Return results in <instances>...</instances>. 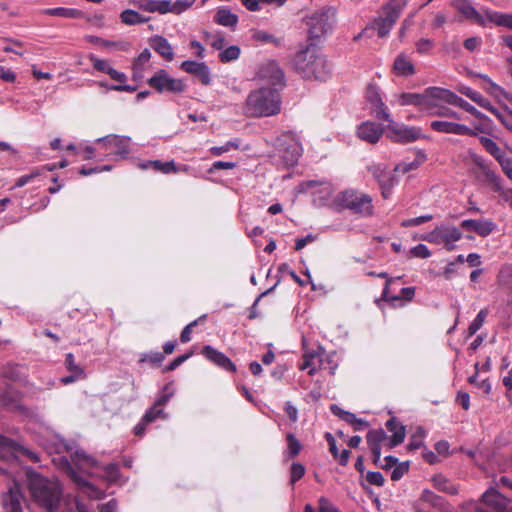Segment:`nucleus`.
<instances>
[{
    "label": "nucleus",
    "instance_id": "nucleus-1",
    "mask_svg": "<svg viewBox=\"0 0 512 512\" xmlns=\"http://www.w3.org/2000/svg\"><path fill=\"white\" fill-rule=\"evenodd\" d=\"M71 462V464H68L67 472L77 483L80 491L91 499H101L104 493L85 480L79 473L103 477L109 482H116L119 478V469L116 464L110 463L105 466H99L98 462L88 456L83 450L75 449L72 451Z\"/></svg>",
    "mask_w": 512,
    "mask_h": 512
},
{
    "label": "nucleus",
    "instance_id": "nucleus-2",
    "mask_svg": "<svg viewBox=\"0 0 512 512\" xmlns=\"http://www.w3.org/2000/svg\"><path fill=\"white\" fill-rule=\"evenodd\" d=\"M295 69L304 78L325 81L330 77L332 66L326 56L319 53L313 44L298 51L293 59Z\"/></svg>",
    "mask_w": 512,
    "mask_h": 512
},
{
    "label": "nucleus",
    "instance_id": "nucleus-3",
    "mask_svg": "<svg viewBox=\"0 0 512 512\" xmlns=\"http://www.w3.org/2000/svg\"><path fill=\"white\" fill-rule=\"evenodd\" d=\"M28 490L33 501L47 512H55L62 495L58 481L47 479L37 473H28Z\"/></svg>",
    "mask_w": 512,
    "mask_h": 512
},
{
    "label": "nucleus",
    "instance_id": "nucleus-4",
    "mask_svg": "<svg viewBox=\"0 0 512 512\" xmlns=\"http://www.w3.org/2000/svg\"><path fill=\"white\" fill-rule=\"evenodd\" d=\"M403 105L414 103L419 106L422 110L426 111L430 115L441 116V117H454L459 118V116L447 105L459 106L466 110L467 112L475 115L479 118L482 115L476 110L474 106L469 104L467 101L462 98H403Z\"/></svg>",
    "mask_w": 512,
    "mask_h": 512
},
{
    "label": "nucleus",
    "instance_id": "nucleus-5",
    "mask_svg": "<svg viewBox=\"0 0 512 512\" xmlns=\"http://www.w3.org/2000/svg\"><path fill=\"white\" fill-rule=\"evenodd\" d=\"M371 105V113L378 119L388 121L387 136L400 143L413 142L421 138V131L418 128L408 127L404 124L394 122L390 119L387 107L381 101V98H369Z\"/></svg>",
    "mask_w": 512,
    "mask_h": 512
},
{
    "label": "nucleus",
    "instance_id": "nucleus-6",
    "mask_svg": "<svg viewBox=\"0 0 512 512\" xmlns=\"http://www.w3.org/2000/svg\"><path fill=\"white\" fill-rule=\"evenodd\" d=\"M336 210H349L360 217L374 214L372 197L359 190L346 189L336 194Z\"/></svg>",
    "mask_w": 512,
    "mask_h": 512
},
{
    "label": "nucleus",
    "instance_id": "nucleus-7",
    "mask_svg": "<svg viewBox=\"0 0 512 512\" xmlns=\"http://www.w3.org/2000/svg\"><path fill=\"white\" fill-rule=\"evenodd\" d=\"M260 96H274L286 86L284 72L275 61L263 64L257 73Z\"/></svg>",
    "mask_w": 512,
    "mask_h": 512
},
{
    "label": "nucleus",
    "instance_id": "nucleus-8",
    "mask_svg": "<svg viewBox=\"0 0 512 512\" xmlns=\"http://www.w3.org/2000/svg\"><path fill=\"white\" fill-rule=\"evenodd\" d=\"M297 191L310 193L317 207H331L336 210V186L327 180H309L301 182Z\"/></svg>",
    "mask_w": 512,
    "mask_h": 512
},
{
    "label": "nucleus",
    "instance_id": "nucleus-9",
    "mask_svg": "<svg viewBox=\"0 0 512 512\" xmlns=\"http://www.w3.org/2000/svg\"><path fill=\"white\" fill-rule=\"evenodd\" d=\"M462 232L454 225L443 223L437 225L432 231L424 233L420 239L430 244L441 245L447 251L456 249V243L461 240Z\"/></svg>",
    "mask_w": 512,
    "mask_h": 512
},
{
    "label": "nucleus",
    "instance_id": "nucleus-10",
    "mask_svg": "<svg viewBox=\"0 0 512 512\" xmlns=\"http://www.w3.org/2000/svg\"><path fill=\"white\" fill-rule=\"evenodd\" d=\"M19 456H25L33 462L39 461V456L35 452L0 434V457L3 459V462L0 464V472L3 474L8 473L9 464Z\"/></svg>",
    "mask_w": 512,
    "mask_h": 512
},
{
    "label": "nucleus",
    "instance_id": "nucleus-11",
    "mask_svg": "<svg viewBox=\"0 0 512 512\" xmlns=\"http://www.w3.org/2000/svg\"><path fill=\"white\" fill-rule=\"evenodd\" d=\"M335 12L330 7H324L306 19L308 34L311 39H320L332 30Z\"/></svg>",
    "mask_w": 512,
    "mask_h": 512
},
{
    "label": "nucleus",
    "instance_id": "nucleus-12",
    "mask_svg": "<svg viewBox=\"0 0 512 512\" xmlns=\"http://www.w3.org/2000/svg\"><path fill=\"white\" fill-rule=\"evenodd\" d=\"M404 6L405 2L403 0H392L383 8L381 15L372 24V28L377 31L378 37L384 38L389 34L400 17Z\"/></svg>",
    "mask_w": 512,
    "mask_h": 512
},
{
    "label": "nucleus",
    "instance_id": "nucleus-13",
    "mask_svg": "<svg viewBox=\"0 0 512 512\" xmlns=\"http://www.w3.org/2000/svg\"><path fill=\"white\" fill-rule=\"evenodd\" d=\"M471 159L472 163L480 171L479 177L488 184H490L494 191L500 193L503 199L512 208V189H503L500 176L497 175L496 172L490 168L489 164L483 157L477 154H472Z\"/></svg>",
    "mask_w": 512,
    "mask_h": 512
},
{
    "label": "nucleus",
    "instance_id": "nucleus-14",
    "mask_svg": "<svg viewBox=\"0 0 512 512\" xmlns=\"http://www.w3.org/2000/svg\"><path fill=\"white\" fill-rule=\"evenodd\" d=\"M282 153L283 161L288 166L295 165L302 155L303 148L298 136L293 132H285L276 139Z\"/></svg>",
    "mask_w": 512,
    "mask_h": 512
},
{
    "label": "nucleus",
    "instance_id": "nucleus-15",
    "mask_svg": "<svg viewBox=\"0 0 512 512\" xmlns=\"http://www.w3.org/2000/svg\"><path fill=\"white\" fill-rule=\"evenodd\" d=\"M245 109L250 116H272L280 112V98H247Z\"/></svg>",
    "mask_w": 512,
    "mask_h": 512
},
{
    "label": "nucleus",
    "instance_id": "nucleus-16",
    "mask_svg": "<svg viewBox=\"0 0 512 512\" xmlns=\"http://www.w3.org/2000/svg\"><path fill=\"white\" fill-rule=\"evenodd\" d=\"M150 87L158 93H180L184 90V83L180 79L173 78L164 70H158L149 80Z\"/></svg>",
    "mask_w": 512,
    "mask_h": 512
},
{
    "label": "nucleus",
    "instance_id": "nucleus-17",
    "mask_svg": "<svg viewBox=\"0 0 512 512\" xmlns=\"http://www.w3.org/2000/svg\"><path fill=\"white\" fill-rule=\"evenodd\" d=\"M131 138L128 136L108 135L95 140L101 148L111 150L112 154L120 159L127 158L130 149L129 143Z\"/></svg>",
    "mask_w": 512,
    "mask_h": 512
},
{
    "label": "nucleus",
    "instance_id": "nucleus-18",
    "mask_svg": "<svg viewBox=\"0 0 512 512\" xmlns=\"http://www.w3.org/2000/svg\"><path fill=\"white\" fill-rule=\"evenodd\" d=\"M453 6L467 20H471L482 27L489 26L487 15L491 11L490 9L481 8L477 10L469 0H454Z\"/></svg>",
    "mask_w": 512,
    "mask_h": 512
},
{
    "label": "nucleus",
    "instance_id": "nucleus-19",
    "mask_svg": "<svg viewBox=\"0 0 512 512\" xmlns=\"http://www.w3.org/2000/svg\"><path fill=\"white\" fill-rule=\"evenodd\" d=\"M4 512H23L24 495L17 484H13L0 495Z\"/></svg>",
    "mask_w": 512,
    "mask_h": 512
},
{
    "label": "nucleus",
    "instance_id": "nucleus-20",
    "mask_svg": "<svg viewBox=\"0 0 512 512\" xmlns=\"http://www.w3.org/2000/svg\"><path fill=\"white\" fill-rule=\"evenodd\" d=\"M324 367L323 349L305 350L302 355V361L299 364L300 370H307L309 375H314L319 369Z\"/></svg>",
    "mask_w": 512,
    "mask_h": 512
},
{
    "label": "nucleus",
    "instance_id": "nucleus-21",
    "mask_svg": "<svg viewBox=\"0 0 512 512\" xmlns=\"http://www.w3.org/2000/svg\"><path fill=\"white\" fill-rule=\"evenodd\" d=\"M383 132L384 129L380 125L372 121H365L358 125L356 135L362 141L376 144L382 137Z\"/></svg>",
    "mask_w": 512,
    "mask_h": 512
},
{
    "label": "nucleus",
    "instance_id": "nucleus-22",
    "mask_svg": "<svg viewBox=\"0 0 512 512\" xmlns=\"http://www.w3.org/2000/svg\"><path fill=\"white\" fill-rule=\"evenodd\" d=\"M461 227L481 237H487L496 230L497 225L489 219H466L461 222Z\"/></svg>",
    "mask_w": 512,
    "mask_h": 512
},
{
    "label": "nucleus",
    "instance_id": "nucleus-23",
    "mask_svg": "<svg viewBox=\"0 0 512 512\" xmlns=\"http://www.w3.org/2000/svg\"><path fill=\"white\" fill-rule=\"evenodd\" d=\"M511 500L504 497L494 488L488 489L482 496V503L489 509L491 512H503Z\"/></svg>",
    "mask_w": 512,
    "mask_h": 512
},
{
    "label": "nucleus",
    "instance_id": "nucleus-24",
    "mask_svg": "<svg viewBox=\"0 0 512 512\" xmlns=\"http://www.w3.org/2000/svg\"><path fill=\"white\" fill-rule=\"evenodd\" d=\"M430 127L437 132L455 135H473V130L463 124L449 121H432Z\"/></svg>",
    "mask_w": 512,
    "mask_h": 512
},
{
    "label": "nucleus",
    "instance_id": "nucleus-25",
    "mask_svg": "<svg viewBox=\"0 0 512 512\" xmlns=\"http://www.w3.org/2000/svg\"><path fill=\"white\" fill-rule=\"evenodd\" d=\"M202 354L211 362H213L215 365L219 366L220 368L234 372L236 371V366L233 364V362L222 352L216 350L210 345H206L202 349Z\"/></svg>",
    "mask_w": 512,
    "mask_h": 512
},
{
    "label": "nucleus",
    "instance_id": "nucleus-26",
    "mask_svg": "<svg viewBox=\"0 0 512 512\" xmlns=\"http://www.w3.org/2000/svg\"><path fill=\"white\" fill-rule=\"evenodd\" d=\"M181 69L197 77L204 85H208L210 83V71L208 66L203 62L186 60L182 62Z\"/></svg>",
    "mask_w": 512,
    "mask_h": 512
},
{
    "label": "nucleus",
    "instance_id": "nucleus-27",
    "mask_svg": "<svg viewBox=\"0 0 512 512\" xmlns=\"http://www.w3.org/2000/svg\"><path fill=\"white\" fill-rule=\"evenodd\" d=\"M366 438L373 455V461L378 464L381 458V444L386 439V434L382 429L371 430Z\"/></svg>",
    "mask_w": 512,
    "mask_h": 512
},
{
    "label": "nucleus",
    "instance_id": "nucleus-28",
    "mask_svg": "<svg viewBox=\"0 0 512 512\" xmlns=\"http://www.w3.org/2000/svg\"><path fill=\"white\" fill-rule=\"evenodd\" d=\"M393 280H394L393 278H388L386 281V285L383 290L384 299H386L393 305H397L398 303H400V305H403L402 301H407V302L411 301L415 295L414 287L403 288L399 295H395V296L389 295L390 285L393 282Z\"/></svg>",
    "mask_w": 512,
    "mask_h": 512
},
{
    "label": "nucleus",
    "instance_id": "nucleus-29",
    "mask_svg": "<svg viewBox=\"0 0 512 512\" xmlns=\"http://www.w3.org/2000/svg\"><path fill=\"white\" fill-rule=\"evenodd\" d=\"M395 171H387L377 168L374 172L377 177L378 183L382 190V195L384 198H388L391 195V189L397 183V179L395 177Z\"/></svg>",
    "mask_w": 512,
    "mask_h": 512
},
{
    "label": "nucleus",
    "instance_id": "nucleus-30",
    "mask_svg": "<svg viewBox=\"0 0 512 512\" xmlns=\"http://www.w3.org/2000/svg\"><path fill=\"white\" fill-rule=\"evenodd\" d=\"M151 48L161 55L166 61H172L174 52L171 44L166 38L160 35H155L149 39Z\"/></svg>",
    "mask_w": 512,
    "mask_h": 512
},
{
    "label": "nucleus",
    "instance_id": "nucleus-31",
    "mask_svg": "<svg viewBox=\"0 0 512 512\" xmlns=\"http://www.w3.org/2000/svg\"><path fill=\"white\" fill-rule=\"evenodd\" d=\"M421 500L442 512H455L454 507L445 501L443 497L434 494L430 490H424L422 492Z\"/></svg>",
    "mask_w": 512,
    "mask_h": 512
},
{
    "label": "nucleus",
    "instance_id": "nucleus-32",
    "mask_svg": "<svg viewBox=\"0 0 512 512\" xmlns=\"http://www.w3.org/2000/svg\"><path fill=\"white\" fill-rule=\"evenodd\" d=\"M0 402L2 406L9 410L21 409L20 395L10 385H8L3 392L0 393Z\"/></svg>",
    "mask_w": 512,
    "mask_h": 512
},
{
    "label": "nucleus",
    "instance_id": "nucleus-33",
    "mask_svg": "<svg viewBox=\"0 0 512 512\" xmlns=\"http://www.w3.org/2000/svg\"><path fill=\"white\" fill-rule=\"evenodd\" d=\"M151 58V52L148 49H144L139 56L134 59L132 64L133 70V79L135 81H140L144 78V71L149 66Z\"/></svg>",
    "mask_w": 512,
    "mask_h": 512
},
{
    "label": "nucleus",
    "instance_id": "nucleus-34",
    "mask_svg": "<svg viewBox=\"0 0 512 512\" xmlns=\"http://www.w3.org/2000/svg\"><path fill=\"white\" fill-rule=\"evenodd\" d=\"M386 427L389 432L392 433V437L389 441V447L394 448L401 444L405 439V427L401 425L394 418L390 419L386 423Z\"/></svg>",
    "mask_w": 512,
    "mask_h": 512
},
{
    "label": "nucleus",
    "instance_id": "nucleus-35",
    "mask_svg": "<svg viewBox=\"0 0 512 512\" xmlns=\"http://www.w3.org/2000/svg\"><path fill=\"white\" fill-rule=\"evenodd\" d=\"M108 75L112 80L117 82V84L111 85L109 89L126 93H133L136 90V86L125 84L127 76L124 73L115 70L113 67L109 70Z\"/></svg>",
    "mask_w": 512,
    "mask_h": 512
},
{
    "label": "nucleus",
    "instance_id": "nucleus-36",
    "mask_svg": "<svg viewBox=\"0 0 512 512\" xmlns=\"http://www.w3.org/2000/svg\"><path fill=\"white\" fill-rule=\"evenodd\" d=\"M139 7L147 12L165 14L169 12V0H140Z\"/></svg>",
    "mask_w": 512,
    "mask_h": 512
},
{
    "label": "nucleus",
    "instance_id": "nucleus-37",
    "mask_svg": "<svg viewBox=\"0 0 512 512\" xmlns=\"http://www.w3.org/2000/svg\"><path fill=\"white\" fill-rule=\"evenodd\" d=\"M214 21L219 25L234 28L238 23V16L228 8H220L214 16Z\"/></svg>",
    "mask_w": 512,
    "mask_h": 512
},
{
    "label": "nucleus",
    "instance_id": "nucleus-38",
    "mask_svg": "<svg viewBox=\"0 0 512 512\" xmlns=\"http://www.w3.org/2000/svg\"><path fill=\"white\" fill-rule=\"evenodd\" d=\"M393 71L398 76H410L414 74V65L404 54H400L394 61Z\"/></svg>",
    "mask_w": 512,
    "mask_h": 512
},
{
    "label": "nucleus",
    "instance_id": "nucleus-39",
    "mask_svg": "<svg viewBox=\"0 0 512 512\" xmlns=\"http://www.w3.org/2000/svg\"><path fill=\"white\" fill-rule=\"evenodd\" d=\"M42 14L70 19H77L82 16L80 10L65 7L47 8L42 10Z\"/></svg>",
    "mask_w": 512,
    "mask_h": 512
},
{
    "label": "nucleus",
    "instance_id": "nucleus-40",
    "mask_svg": "<svg viewBox=\"0 0 512 512\" xmlns=\"http://www.w3.org/2000/svg\"><path fill=\"white\" fill-rule=\"evenodd\" d=\"M487 19L489 20V25L494 24L512 30V13L491 10L487 15Z\"/></svg>",
    "mask_w": 512,
    "mask_h": 512
},
{
    "label": "nucleus",
    "instance_id": "nucleus-41",
    "mask_svg": "<svg viewBox=\"0 0 512 512\" xmlns=\"http://www.w3.org/2000/svg\"><path fill=\"white\" fill-rule=\"evenodd\" d=\"M433 485L439 491L444 493H448L451 495H455L458 493V487L453 484L449 479H447L444 475L437 474L432 478Z\"/></svg>",
    "mask_w": 512,
    "mask_h": 512
},
{
    "label": "nucleus",
    "instance_id": "nucleus-42",
    "mask_svg": "<svg viewBox=\"0 0 512 512\" xmlns=\"http://www.w3.org/2000/svg\"><path fill=\"white\" fill-rule=\"evenodd\" d=\"M120 19L122 23L126 25H136L146 23L149 19L142 16L137 11L132 9H126L120 14Z\"/></svg>",
    "mask_w": 512,
    "mask_h": 512
},
{
    "label": "nucleus",
    "instance_id": "nucleus-43",
    "mask_svg": "<svg viewBox=\"0 0 512 512\" xmlns=\"http://www.w3.org/2000/svg\"><path fill=\"white\" fill-rule=\"evenodd\" d=\"M304 512H341L334 504L327 498L321 497L318 500V510H315L312 505L306 504Z\"/></svg>",
    "mask_w": 512,
    "mask_h": 512
},
{
    "label": "nucleus",
    "instance_id": "nucleus-44",
    "mask_svg": "<svg viewBox=\"0 0 512 512\" xmlns=\"http://www.w3.org/2000/svg\"><path fill=\"white\" fill-rule=\"evenodd\" d=\"M482 145L497 161L503 158L506 154L500 149L495 141L490 138L483 137L481 139Z\"/></svg>",
    "mask_w": 512,
    "mask_h": 512
},
{
    "label": "nucleus",
    "instance_id": "nucleus-45",
    "mask_svg": "<svg viewBox=\"0 0 512 512\" xmlns=\"http://www.w3.org/2000/svg\"><path fill=\"white\" fill-rule=\"evenodd\" d=\"M153 170L163 174L178 173V167L173 160L162 162L160 160H153Z\"/></svg>",
    "mask_w": 512,
    "mask_h": 512
},
{
    "label": "nucleus",
    "instance_id": "nucleus-46",
    "mask_svg": "<svg viewBox=\"0 0 512 512\" xmlns=\"http://www.w3.org/2000/svg\"><path fill=\"white\" fill-rule=\"evenodd\" d=\"M239 146H240V141L238 139H234V140L227 141L222 146L211 147L209 149V151L213 156H220V155L230 151L231 149H238Z\"/></svg>",
    "mask_w": 512,
    "mask_h": 512
},
{
    "label": "nucleus",
    "instance_id": "nucleus-47",
    "mask_svg": "<svg viewBox=\"0 0 512 512\" xmlns=\"http://www.w3.org/2000/svg\"><path fill=\"white\" fill-rule=\"evenodd\" d=\"M240 56V48L236 45L229 46L219 53V59L223 63L231 62Z\"/></svg>",
    "mask_w": 512,
    "mask_h": 512
},
{
    "label": "nucleus",
    "instance_id": "nucleus-48",
    "mask_svg": "<svg viewBox=\"0 0 512 512\" xmlns=\"http://www.w3.org/2000/svg\"><path fill=\"white\" fill-rule=\"evenodd\" d=\"M488 315V309H482L479 311L475 319L471 322L468 328V335L473 336L483 325Z\"/></svg>",
    "mask_w": 512,
    "mask_h": 512
},
{
    "label": "nucleus",
    "instance_id": "nucleus-49",
    "mask_svg": "<svg viewBox=\"0 0 512 512\" xmlns=\"http://www.w3.org/2000/svg\"><path fill=\"white\" fill-rule=\"evenodd\" d=\"M195 0H176L172 2L169 0V12L174 14H180L190 8Z\"/></svg>",
    "mask_w": 512,
    "mask_h": 512
},
{
    "label": "nucleus",
    "instance_id": "nucleus-50",
    "mask_svg": "<svg viewBox=\"0 0 512 512\" xmlns=\"http://www.w3.org/2000/svg\"><path fill=\"white\" fill-rule=\"evenodd\" d=\"M88 59L90 63L92 64L93 68L99 72H103L108 74L109 70H111V65L107 60L99 59L95 55L91 54L88 56Z\"/></svg>",
    "mask_w": 512,
    "mask_h": 512
},
{
    "label": "nucleus",
    "instance_id": "nucleus-51",
    "mask_svg": "<svg viewBox=\"0 0 512 512\" xmlns=\"http://www.w3.org/2000/svg\"><path fill=\"white\" fill-rule=\"evenodd\" d=\"M158 417L166 418V415L164 414L163 409H161L159 406H156L154 404L153 407H151L143 416L144 423H151L155 421Z\"/></svg>",
    "mask_w": 512,
    "mask_h": 512
},
{
    "label": "nucleus",
    "instance_id": "nucleus-52",
    "mask_svg": "<svg viewBox=\"0 0 512 512\" xmlns=\"http://www.w3.org/2000/svg\"><path fill=\"white\" fill-rule=\"evenodd\" d=\"M330 409L334 415L339 416L342 420L346 421L349 424L353 425L357 421V418L353 413L344 411L337 405H331Z\"/></svg>",
    "mask_w": 512,
    "mask_h": 512
},
{
    "label": "nucleus",
    "instance_id": "nucleus-53",
    "mask_svg": "<svg viewBox=\"0 0 512 512\" xmlns=\"http://www.w3.org/2000/svg\"><path fill=\"white\" fill-rule=\"evenodd\" d=\"M422 161H423V159H420V160L416 159L411 162H406V161L401 162L395 167L394 171L400 172L403 174L407 173L409 171L417 169L419 167V165L422 163Z\"/></svg>",
    "mask_w": 512,
    "mask_h": 512
},
{
    "label": "nucleus",
    "instance_id": "nucleus-54",
    "mask_svg": "<svg viewBox=\"0 0 512 512\" xmlns=\"http://www.w3.org/2000/svg\"><path fill=\"white\" fill-rule=\"evenodd\" d=\"M424 436H425V431L423 430V428L418 427L417 432L414 435H412V437L410 439L408 448L410 450H416V449L420 448L423 444L422 440H423Z\"/></svg>",
    "mask_w": 512,
    "mask_h": 512
},
{
    "label": "nucleus",
    "instance_id": "nucleus-55",
    "mask_svg": "<svg viewBox=\"0 0 512 512\" xmlns=\"http://www.w3.org/2000/svg\"><path fill=\"white\" fill-rule=\"evenodd\" d=\"M287 443H288V454L289 457H295L299 454L301 449L300 442L296 439L293 434L287 435Z\"/></svg>",
    "mask_w": 512,
    "mask_h": 512
},
{
    "label": "nucleus",
    "instance_id": "nucleus-56",
    "mask_svg": "<svg viewBox=\"0 0 512 512\" xmlns=\"http://www.w3.org/2000/svg\"><path fill=\"white\" fill-rule=\"evenodd\" d=\"M66 368L77 376H84V370L75 363V358L72 353H68L65 358Z\"/></svg>",
    "mask_w": 512,
    "mask_h": 512
},
{
    "label": "nucleus",
    "instance_id": "nucleus-57",
    "mask_svg": "<svg viewBox=\"0 0 512 512\" xmlns=\"http://www.w3.org/2000/svg\"><path fill=\"white\" fill-rule=\"evenodd\" d=\"M408 470H409L408 462H402L400 464L395 465L391 472V479L393 481L400 480L408 472Z\"/></svg>",
    "mask_w": 512,
    "mask_h": 512
},
{
    "label": "nucleus",
    "instance_id": "nucleus-58",
    "mask_svg": "<svg viewBox=\"0 0 512 512\" xmlns=\"http://www.w3.org/2000/svg\"><path fill=\"white\" fill-rule=\"evenodd\" d=\"M410 254L413 257L426 259L431 256V251L424 244H418L410 249Z\"/></svg>",
    "mask_w": 512,
    "mask_h": 512
},
{
    "label": "nucleus",
    "instance_id": "nucleus-59",
    "mask_svg": "<svg viewBox=\"0 0 512 512\" xmlns=\"http://www.w3.org/2000/svg\"><path fill=\"white\" fill-rule=\"evenodd\" d=\"M335 358H336V353L335 352H331V353H328V354H324L323 353L324 367H322V368L323 369H329L331 374H334L335 370L338 367V363H337Z\"/></svg>",
    "mask_w": 512,
    "mask_h": 512
},
{
    "label": "nucleus",
    "instance_id": "nucleus-60",
    "mask_svg": "<svg viewBox=\"0 0 512 512\" xmlns=\"http://www.w3.org/2000/svg\"><path fill=\"white\" fill-rule=\"evenodd\" d=\"M173 394L174 389L172 387V384L165 385L163 393L155 401L156 406L161 407L165 405L171 399Z\"/></svg>",
    "mask_w": 512,
    "mask_h": 512
},
{
    "label": "nucleus",
    "instance_id": "nucleus-61",
    "mask_svg": "<svg viewBox=\"0 0 512 512\" xmlns=\"http://www.w3.org/2000/svg\"><path fill=\"white\" fill-rule=\"evenodd\" d=\"M164 360V355L160 352L144 353L140 357V362H150L153 364H160Z\"/></svg>",
    "mask_w": 512,
    "mask_h": 512
},
{
    "label": "nucleus",
    "instance_id": "nucleus-62",
    "mask_svg": "<svg viewBox=\"0 0 512 512\" xmlns=\"http://www.w3.org/2000/svg\"><path fill=\"white\" fill-rule=\"evenodd\" d=\"M432 219H433V215H431V214L422 215L419 217L404 220L402 222V226H404V227L418 226L425 222L431 221Z\"/></svg>",
    "mask_w": 512,
    "mask_h": 512
},
{
    "label": "nucleus",
    "instance_id": "nucleus-63",
    "mask_svg": "<svg viewBox=\"0 0 512 512\" xmlns=\"http://www.w3.org/2000/svg\"><path fill=\"white\" fill-rule=\"evenodd\" d=\"M434 46V41L429 38H422L416 43L417 52L425 54Z\"/></svg>",
    "mask_w": 512,
    "mask_h": 512
},
{
    "label": "nucleus",
    "instance_id": "nucleus-64",
    "mask_svg": "<svg viewBox=\"0 0 512 512\" xmlns=\"http://www.w3.org/2000/svg\"><path fill=\"white\" fill-rule=\"evenodd\" d=\"M505 175L512 181V161L506 155L498 160Z\"/></svg>",
    "mask_w": 512,
    "mask_h": 512
}]
</instances>
